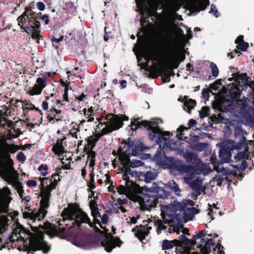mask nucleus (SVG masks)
I'll use <instances>...</instances> for the list:
<instances>
[{
    "instance_id": "b1692460",
    "label": "nucleus",
    "mask_w": 254,
    "mask_h": 254,
    "mask_svg": "<svg viewBox=\"0 0 254 254\" xmlns=\"http://www.w3.org/2000/svg\"><path fill=\"white\" fill-rule=\"evenodd\" d=\"M21 101V100L19 99H15L14 98H11L9 102H6V104H8V106L6 105H2V108H3V110L4 111L3 112V115L4 117H7L8 115H10V111H9L10 110V107L13 105L15 107H17L18 106L17 103L18 102H20Z\"/></svg>"
},
{
    "instance_id": "052dcab7",
    "label": "nucleus",
    "mask_w": 254,
    "mask_h": 254,
    "mask_svg": "<svg viewBox=\"0 0 254 254\" xmlns=\"http://www.w3.org/2000/svg\"><path fill=\"white\" fill-rule=\"evenodd\" d=\"M123 167L124 168V173H125V174H128V175H130L131 176H134V173H135V175L137 174V173L136 172H132V171H131V169H130V166H123Z\"/></svg>"
},
{
    "instance_id": "864d4df0",
    "label": "nucleus",
    "mask_w": 254,
    "mask_h": 254,
    "mask_svg": "<svg viewBox=\"0 0 254 254\" xmlns=\"http://www.w3.org/2000/svg\"><path fill=\"white\" fill-rule=\"evenodd\" d=\"M141 161L139 160H132L130 162L128 166H130L131 168H135L141 166Z\"/></svg>"
},
{
    "instance_id": "ddd939ff",
    "label": "nucleus",
    "mask_w": 254,
    "mask_h": 254,
    "mask_svg": "<svg viewBox=\"0 0 254 254\" xmlns=\"http://www.w3.org/2000/svg\"><path fill=\"white\" fill-rule=\"evenodd\" d=\"M151 229V227L140 225L135 226L132 229L131 231L134 233L135 237L143 244V240L148 236Z\"/></svg>"
},
{
    "instance_id": "ea45409f",
    "label": "nucleus",
    "mask_w": 254,
    "mask_h": 254,
    "mask_svg": "<svg viewBox=\"0 0 254 254\" xmlns=\"http://www.w3.org/2000/svg\"><path fill=\"white\" fill-rule=\"evenodd\" d=\"M36 14L37 15V16H36V18H37L36 20H37L40 23V20L42 19L43 20H44L45 24L48 25L49 24V19L48 15L44 14L42 16H40V15L42 14L41 12H39L38 13L36 12Z\"/></svg>"
},
{
    "instance_id": "774afa93",
    "label": "nucleus",
    "mask_w": 254,
    "mask_h": 254,
    "mask_svg": "<svg viewBox=\"0 0 254 254\" xmlns=\"http://www.w3.org/2000/svg\"><path fill=\"white\" fill-rule=\"evenodd\" d=\"M68 87H65L64 89V94H63V101L68 102Z\"/></svg>"
},
{
    "instance_id": "2eb2a0df",
    "label": "nucleus",
    "mask_w": 254,
    "mask_h": 254,
    "mask_svg": "<svg viewBox=\"0 0 254 254\" xmlns=\"http://www.w3.org/2000/svg\"><path fill=\"white\" fill-rule=\"evenodd\" d=\"M141 119V118L138 117L137 118H132L131 121L130 127L133 130H136L138 128H141L144 127L146 128L149 131L150 130L151 128L153 126V123L150 121L144 120L139 122V121Z\"/></svg>"
},
{
    "instance_id": "c85d7f7f",
    "label": "nucleus",
    "mask_w": 254,
    "mask_h": 254,
    "mask_svg": "<svg viewBox=\"0 0 254 254\" xmlns=\"http://www.w3.org/2000/svg\"><path fill=\"white\" fill-rule=\"evenodd\" d=\"M196 102L195 100L192 99L186 100L184 102V109L189 113H190L191 110L194 108Z\"/></svg>"
},
{
    "instance_id": "5701e85b",
    "label": "nucleus",
    "mask_w": 254,
    "mask_h": 254,
    "mask_svg": "<svg viewBox=\"0 0 254 254\" xmlns=\"http://www.w3.org/2000/svg\"><path fill=\"white\" fill-rule=\"evenodd\" d=\"M211 163L213 166V169L218 173H222L223 175H227L229 174V171L228 169H226L224 167L219 168V166L221 164L219 162V160H217L216 156L215 154H213L210 159Z\"/></svg>"
},
{
    "instance_id": "a18cd8bd",
    "label": "nucleus",
    "mask_w": 254,
    "mask_h": 254,
    "mask_svg": "<svg viewBox=\"0 0 254 254\" xmlns=\"http://www.w3.org/2000/svg\"><path fill=\"white\" fill-rule=\"evenodd\" d=\"M248 47H249L248 43H247L246 42H244L242 43L238 44L236 46V48L239 50H241L242 51H246Z\"/></svg>"
},
{
    "instance_id": "0eeeda50",
    "label": "nucleus",
    "mask_w": 254,
    "mask_h": 254,
    "mask_svg": "<svg viewBox=\"0 0 254 254\" xmlns=\"http://www.w3.org/2000/svg\"><path fill=\"white\" fill-rule=\"evenodd\" d=\"M63 212L68 217V220L73 221L72 223L73 226H76L80 228L82 223H86L88 224L90 227L93 228L96 226L95 225L96 224H98L101 229H104L99 219L94 218V223L91 222L87 214L84 211L81 210L80 213L77 214L75 209L72 207L64 208Z\"/></svg>"
},
{
    "instance_id": "6ab92c4d",
    "label": "nucleus",
    "mask_w": 254,
    "mask_h": 254,
    "mask_svg": "<svg viewBox=\"0 0 254 254\" xmlns=\"http://www.w3.org/2000/svg\"><path fill=\"white\" fill-rule=\"evenodd\" d=\"M209 0H199L197 3L194 2L190 5V10L192 12L198 13L200 11L205 10L209 5Z\"/></svg>"
},
{
    "instance_id": "423d86ee",
    "label": "nucleus",
    "mask_w": 254,
    "mask_h": 254,
    "mask_svg": "<svg viewBox=\"0 0 254 254\" xmlns=\"http://www.w3.org/2000/svg\"><path fill=\"white\" fill-rule=\"evenodd\" d=\"M143 190L144 193L143 192L142 203L147 209L155 207L158 203L159 198H165L167 196L165 190L156 183L149 188L144 187Z\"/></svg>"
},
{
    "instance_id": "37998d69",
    "label": "nucleus",
    "mask_w": 254,
    "mask_h": 254,
    "mask_svg": "<svg viewBox=\"0 0 254 254\" xmlns=\"http://www.w3.org/2000/svg\"><path fill=\"white\" fill-rule=\"evenodd\" d=\"M247 158V154L245 151H242L238 152L234 158L236 161H241L242 159Z\"/></svg>"
},
{
    "instance_id": "f8f14e48",
    "label": "nucleus",
    "mask_w": 254,
    "mask_h": 254,
    "mask_svg": "<svg viewBox=\"0 0 254 254\" xmlns=\"http://www.w3.org/2000/svg\"><path fill=\"white\" fill-rule=\"evenodd\" d=\"M121 144L125 148V152L128 153L129 151L132 156H136L139 152L143 150L142 143L130 140L129 138L127 140L123 139Z\"/></svg>"
},
{
    "instance_id": "13d9d810",
    "label": "nucleus",
    "mask_w": 254,
    "mask_h": 254,
    "mask_svg": "<svg viewBox=\"0 0 254 254\" xmlns=\"http://www.w3.org/2000/svg\"><path fill=\"white\" fill-rule=\"evenodd\" d=\"M187 211L188 212H190L192 215L193 216L194 215L197 214L200 212V209H197L195 207L192 206L190 208H187Z\"/></svg>"
},
{
    "instance_id": "8fccbe9b",
    "label": "nucleus",
    "mask_w": 254,
    "mask_h": 254,
    "mask_svg": "<svg viewBox=\"0 0 254 254\" xmlns=\"http://www.w3.org/2000/svg\"><path fill=\"white\" fill-rule=\"evenodd\" d=\"M17 159L21 163H23L26 159V156L22 152H19L17 156Z\"/></svg>"
},
{
    "instance_id": "f3484780",
    "label": "nucleus",
    "mask_w": 254,
    "mask_h": 254,
    "mask_svg": "<svg viewBox=\"0 0 254 254\" xmlns=\"http://www.w3.org/2000/svg\"><path fill=\"white\" fill-rule=\"evenodd\" d=\"M66 139L65 136L62 138H58L56 142L53 144L52 150L55 155L61 157L63 154L66 153V150L63 145V142Z\"/></svg>"
},
{
    "instance_id": "6e6d98bb",
    "label": "nucleus",
    "mask_w": 254,
    "mask_h": 254,
    "mask_svg": "<svg viewBox=\"0 0 254 254\" xmlns=\"http://www.w3.org/2000/svg\"><path fill=\"white\" fill-rule=\"evenodd\" d=\"M87 186L89 188V189H87L88 192L90 191V190L95 189L96 186L94 184V179H90L89 182L87 183Z\"/></svg>"
},
{
    "instance_id": "39448f33",
    "label": "nucleus",
    "mask_w": 254,
    "mask_h": 254,
    "mask_svg": "<svg viewBox=\"0 0 254 254\" xmlns=\"http://www.w3.org/2000/svg\"><path fill=\"white\" fill-rule=\"evenodd\" d=\"M51 192L46 187H41L40 196L42 198L40 201V206L38 211L36 212H23L22 213L23 218L29 219L32 222H34L36 220L41 221L44 219L48 213L47 209L50 206Z\"/></svg>"
},
{
    "instance_id": "f704fd0d",
    "label": "nucleus",
    "mask_w": 254,
    "mask_h": 254,
    "mask_svg": "<svg viewBox=\"0 0 254 254\" xmlns=\"http://www.w3.org/2000/svg\"><path fill=\"white\" fill-rule=\"evenodd\" d=\"M36 83L35 84L42 89H43L47 85L46 78L45 77H38L36 79Z\"/></svg>"
},
{
    "instance_id": "3c124183",
    "label": "nucleus",
    "mask_w": 254,
    "mask_h": 254,
    "mask_svg": "<svg viewBox=\"0 0 254 254\" xmlns=\"http://www.w3.org/2000/svg\"><path fill=\"white\" fill-rule=\"evenodd\" d=\"M116 115L112 113L108 114L105 117V119L109 121L104 123V125H107L109 124H112V121L113 120Z\"/></svg>"
},
{
    "instance_id": "2f4dec72",
    "label": "nucleus",
    "mask_w": 254,
    "mask_h": 254,
    "mask_svg": "<svg viewBox=\"0 0 254 254\" xmlns=\"http://www.w3.org/2000/svg\"><path fill=\"white\" fill-rule=\"evenodd\" d=\"M177 241H178L177 242V247H182L183 246L188 247L190 243V240L184 235H182L181 236V239L177 240Z\"/></svg>"
},
{
    "instance_id": "5fc2aeb1",
    "label": "nucleus",
    "mask_w": 254,
    "mask_h": 254,
    "mask_svg": "<svg viewBox=\"0 0 254 254\" xmlns=\"http://www.w3.org/2000/svg\"><path fill=\"white\" fill-rule=\"evenodd\" d=\"M65 8L67 9H70V11L73 12L76 10V7L74 5L72 2H66L65 4Z\"/></svg>"
},
{
    "instance_id": "4d7b16f0",
    "label": "nucleus",
    "mask_w": 254,
    "mask_h": 254,
    "mask_svg": "<svg viewBox=\"0 0 254 254\" xmlns=\"http://www.w3.org/2000/svg\"><path fill=\"white\" fill-rule=\"evenodd\" d=\"M209 12L213 13V15L216 17H219V12H218L217 9H216L215 5L214 4H211V8H210V10Z\"/></svg>"
},
{
    "instance_id": "4be33fe9",
    "label": "nucleus",
    "mask_w": 254,
    "mask_h": 254,
    "mask_svg": "<svg viewBox=\"0 0 254 254\" xmlns=\"http://www.w3.org/2000/svg\"><path fill=\"white\" fill-rule=\"evenodd\" d=\"M137 3V6L139 9L140 11V14L141 15V17L140 19V24L141 26H143L144 25L148 22L147 19L151 16L153 15V13L151 12H149L147 16H144L145 12L144 11H146V5L143 3L142 1H141L140 3H138V1L136 0Z\"/></svg>"
},
{
    "instance_id": "e2e57ef3",
    "label": "nucleus",
    "mask_w": 254,
    "mask_h": 254,
    "mask_svg": "<svg viewBox=\"0 0 254 254\" xmlns=\"http://www.w3.org/2000/svg\"><path fill=\"white\" fill-rule=\"evenodd\" d=\"M224 179L222 176L219 175H216L214 178V181H216L217 182V186H221L222 183V182L223 181Z\"/></svg>"
},
{
    "instance_id": "dca6fc26",
    "label": "nucleus",
    "mask_w": 254,
    "mask_h": 254,
    "mask_svg": "<svg viewBox=\"0 0 254 254\" xmlns=\"http://www.w3.org/2000/svg\"><path fill=\"white\" fill-rule=\"evenodd\" d=\"M185 59L186 55L183 53H179L176 56L172 53L168 63L172 69H176L179 67L181 62L184 61Z\"/></svg>"
},
{
    "instance_id": "4468645a",
    "label": "nucleus",
    "mask_w": 254,
    "mask_h": 254,
    "mask_svg": "<svg viewBox=\"0 0 254 254\" xmlns=\"http://www.w3.org/2000/svg\"><path fill=\"white\" fill-rule=\"evenodd\" d=\"M56 105H54L50 108V110L47 111L46 118L48 122L54 124L56 122L61 121L63 119V116L61 115L62 111L56 108Z\"/></svg>"
},
{
    "instance_id": "9d476101",
    "label": "nucleus",
    "mask_w": 254,
    "mask_h": 254,
    "mask_svg": "<svg viewBox=\"0 0 254 254\" xmlns=\"http://www.w3.org/2000/svg\"><path fill=\"white\" fill-rule=\"evenodd\" d=\"M205 236L206 233L203 230L196 232V234L193 235V237H194L195 239H201L200 243H203L205 242V245L203 246L201 244H199L197 246L198 248L201 249L200 253L196 252H193L192 253L188 252L187 254H209L211 251V246H214L215 244L213 239L212 238V237L213 236L212 234H210L208 235V236H210L211 238H207L206 241H205V239L204 238Z\"/></svg>"
},
{
    "instance_id": "20e7f679",
    "label": "nucleus",
    "mask_w": 254,
    "mask_h": 254,
    "mask_svg": "<svg viewBox=\"0 0 254 254\" xmlns=\"http://www.w3.org/2000/svg\"><path fill=\"white\" fill-rule=\"evenodd\" d=\"M100 243L102 247L105 248L107 252L110 253L116 247H120L123 242L119 237H115L111 232H109L105 236V239L101 242L97 241L96 239L90 236H85L83 238L80 246L85 249L95 248L99 246Z\"/></svg>"
},
{
    "instance_id": "bb28decb",
    "label": "nucleus",
    "mask_w": 254,
    "mask_h": 254,
    "mask_svg": "<svg viewBox=\"0 0 254 254\" xmlns=\"http://www.w3.org/2000/svg\"><path fill=\"white\" fill-rule=\"evenodd\" d=\"M188 125L189 126V127H186L183 126H181L178 129H177V137L179 138V139H181L182 137H183L184 133L183 132L185 130H188L189 128L190 127H194L196 125V122L195 120L193 119H190L189 120L188 122Z\"/></svg>"
},
{
    "instance_id": "a19ab883",
    "label": "nucleus",
    "mask_w": 254,
    "mask_h": 254,
    "mask_svg": "<svg viewBox=\"0 0 254 254\" xmlns=\"http://www.w3.org/2000/svg\"><path fill=\"white\" fill-rule=\"evenodd\" d=\"M170 184L172 191H173L176 195L179 196L180 195L181 190L178 185L174 181H173L172 183H170Z\"/></svg>"
},
{
    "instance_id": "72a5a7b5",
    "label": "nucleus",
    "mask_w": 254,
    "mask_h": 254,
    "mask_svg": "<svg viewBox=\"0 0 254 254\" xmlns=\"http://www.w3.org/2000/svg\"><path fill=\"white\" fill-rule=\"evenodd\" d=\"M229 94L232 100L238 101L240 100L241 95L238 89L230 90Z\"/></svg>"
},
{
    "instance_id": "7ed1b4c3",
    "label": "nucleus",
    "mask_w": 254,
    "mask_h": 254,
    "mask_svg": "<svg viewBox=\"0 0 254 254\" xmlns=\"http://www.w3.org/2000/svg\"><path fill=\"white\" fill-rule=\"evenodd\" d=\"M161 216L162 220L158 219L155 223L156 226V232L159 235L162 231H166L167 233H177L180 234L181 222L180 216L173 215L171 210H162Z\"/></svg>"
},
{
    "instance_id": "1a4fd4ad",
    "label": "nucleus",
    "mask_w": 254,
    "mask_h": 254,
    "mask_svg": "<svg viewBox=\"0 0 254 254\" xmlns=\"http://www.w3.org/2000/svg\"><path fill=\"white\" fill-rule=\"evenodd\" d=\"M240 141L236 146L233 145L224 144L222 145L219 151V162L221 164L229 163L232 156V151L236 148L241 149L243 146L248 147V144L246 143V138L243 135L241 136Z\"/></svg>"
},
{
    "instance_id": "7c9ffc66",
    "label": "nucleus",
    "mask_w": 254,
    "mask_h": 254,
    "mask_svg": "<svg viewBox=\"0 0 254 254\" xmlns=\"http://www.w3.org/2000/svg\"><path fill=\"white\" fill-rule=\"evenodd\" d=\"M174 208L175 209V211H171L172 212H176L182 214L184 211L186 210V204L184 202V201L182 202H178L175 204Z\"/></svg>"
},
{
    "instance_id": "aec40b11",
    "label": "nucleus",
    "mask_w": 254,
    "mask_h": 254,
    "mask_svg": "<svg viewBox=\"0 0 254 254\" xmlns=\"http://www.w3.org/2000/svg\"><path fill=\"white\" fill-rule=\"evenodd\" d=\"M118 153L119 154V159L123 166H128L130 162L129 157L132 156V155L130 154V152L128 151V153L127 152L126 153L125 148L121 145L118 148Z\"/></svg>"
},
{
    "instance_id": "a878e982",
    "label": "nucleus",
    "mask_w": 254,
    "mask_h": 254,
    "mask_svg": "<svg viewBox=\"0 0 254 254\" xmlns=\"http://www.w3.org/2000/svg\"><path fill=\"white\" fill-rule=\"evenodd\" d=\"M60 181V179L59 173H56L53 174L51 176V178L50 179V184L46 187L49 189L50 191H52L53 190H55L56 188L58 181Z\"/></svg>"
},
{
    "instance_id": "9b49d317",
    "label": "nucleus",
    "mask_w": 254,
    "mask_h": 254,
    "mask_svg": "<svg viewBox=\"0 0 254 254\" xmlns=\"http://www.w3.org/2000/svg\"><path fill=\"white\" fill-rule=\"evenodd\" d=\"M153 126L148 132V137L151 140H156L157 144L161 146L163 141L167 140L166 136H170L172 134L169 131H162L158 126V123L153 122Z\"/></svg>"
},
{
    "instance_id": "603ef678",
    "label": "nucleus",
    "mask_w": 254,
    "mask_h": 254,
    "mask_svg": "<svg viewBox=\"0 0 254 254\" xmlns=\"http://www.w3.org/2000/svg\"><path fill=\"white\" fill-rule=\"evenodd\" d=\"M91 215L94 218H98L101 217V215L98 210V207H96V208H93L91 209Z\"/></svg>"
},
{
    "instance_id": "bf43d9fd",
    "label": "nucleus",
    "mask_w": 254,
    "mask_h": 254,
    "mask_svg": "<svg viewBox=\"0 0 254 254\" xmlns=\"http://www.w3.org/2000/svg\"><path fill=\"white\" fill-rule=\"evenodd\" d=\"M191 188L193 190H196L197 194L196 195H195V196L197 197L198 195L200 194V193H201L200 191L201 190V188L197 184H196L195 183H193L191 185Z\"/></svg>"
},
{
    "instance_id": "c756f323",
    "label": "nucleus",
    "mask_w": 254,
    "mask_h": 254,
    "mask_svg": "<svg viewBox=\"0 0 254 254\" xmlns=\"http://www.w3.org/2000/svg\"><path fill=\"white\" fill-rule=\"evenodd\" d=\"M177 242H178V241H177V239H175L172 241L165 240L162 242V250H169L173 248L175 246H177Z\"/></svg>"
},
{
    "instance_id": "412c9836",
    "label": "nucleus",
    "mask_w": 254,
    "mask_h": 254,
    "mask_svg": "<svg viewBox=\"0 0 254 254\" xmlns=\"http://www.w3.org/2000/svg\"><path fill=\"white\" fill-rule=\"evenodd\" d=\"M165 165L168 169L179 171L185 173V171L184 169V165L178 164L177 161L174 158H167L165 162Z\"/></svg>"
},
{
    "instance_id": "e433bc0d",
    "label": "nucleus",
    "mask_w": 254,
    "mask_h": 254,
    "mask_svg": "<svg viewBox=\"0 0 254 254\" xmlns=\"http://www.w3.org/2000/svg\"><path fill=\"white\" fill-rule=\"evenodd\" d=\"M224 247L221 245V241L220 240H219L217 243V244L215 245V247L213 248V251L215 252L217 249H218L217 253L218 254H225V252L224 251Z\"/></svg>"
},
{
    "instance_id": "0e129e2a",
    "label": "nucleus",
    "mask_w": 254,
    "mask_h": 254,
    "mask_svg": "<svg viewBox=\"0 0 254 254\" xmlns=\"http://www.w3.org/2000/svg\"><path fill=\"white\" fill-rule=\"evenodd\" d=\"M206 146V144L204 143H199L195 145L194 148L195 149L198 151H202L203 150Z\"/></svg>"
},
{
    "instance_id": "69168bd1",
    "label": "nucleus",
    "mask_w": 254,
    "mask_h": 254,
    "mask_svg": "<svg viewBox=\"0 0 254 254\" xmlns=\"http://www.w3.org/2000/svg\"><path fill=\"white\" fill-rule=\"evenodd\" d=\"M174 19L172 20V22L171 23L168 22L167 23L164 27L163 32L165 33H168L170 31V28L172 26V23L174 22Z\"/></svg>"
},
{
    "instance_id": "c9c22d12",
    "label": "nucleus",
    "mask_w": 254,
    "mask_h": 254,
    "mask_svg": "<svg viewBox=\"0 0 254 254\" xmlns=\"http://www.w3.org/2000/svg\"><path fill=\"white\" fill-rule=\"evenodd\" d=\"M43 89L35 84L34 86L29 91V94L31 95H39L41 94Z\"/></svg>"
},
{
    "instance_id": "4c0bfd02",
    "label": "nucleus",
    "mask_w": 254,
    "mask_h": 254,
    "mask_svg": "<svg viewBox=\"0 0 254 254\" xmlns=\"http://www.w3.org/2000/svg\"><path fill=\"white\" fill-rule=\"evenodd\" d=\"M210 109L207 106H203L199 111V117L202 119L209 115Z\"/></svg>"
},
{
    "instance_id": "6e6552de",
    "label": "nucleus",
    "mask_w": 254,
    "mask_h": 254,
    "mask_svg": "<svg viewBox=\"0 0 254 254\" xmlns=\"http://www.w3.org/2000/svg\"><path fill=\"white\" fill-rule=\"evenodd\" d=\"M185 158L188 163L193 164V165L183 164L185 173L193 176L199 175L204 170V164L194 152H187L185 155Z\"/></svg>"
},
{
    "instance_id": "58836bf2",
    "label": "nucleus",
    "mask_w": 254,
    "mask_h": 254,
    "mask_svg": "<svg viewBox=\"0 0 254 254\" xmlns=\"http://www.w3.org/2000/svg\"><path fill=\"white\" fill-rule=\"evenodd\" d=\"M87 148L88 147H86V145H85L83 148V151L86 152L88 155V159H93L95 160L96 157V152L94 151H93V149H88Z\"/></svg>"
},
{
    "instance_id": "09e8293b",
    "label": "nucleus",
    "mask_w": 254,
    "mask_h": 254,
    "mask_svg": "<svg viewBox=\"0 0 254 254\" xmlns=\"http://www.w3.org/2000/svg\"><path fill=\"white\" fill-rule=\"evenodd\" d=\"M48 169V166L47 165L42 164L38 168V170L39 171H42V170L45 171L44 172H41V175L43 176H46L47 175V174H48V172H47Z\"/></svg>"
},
{
    "instance_id": "a211bd4d",
    "label": "nucleus",
    "mask_w": 254,
    "mask_h": 254,
    "mask_svg": "<svg viewBox=\"0 0 254 254\" xmlns=\"http://www.w3.org/2000/svg\"><path fill=\"white\" fill-rule=\"evenodd\" d=\"M118 117H116V118H114L112 121V124H109L105 125L106 126L103 128L101 131L103 135H106L110 133L114 130H117L122 127L121 125L118 124L120 122L119 120L118 119Z\"/></svg>"
},
{
    "instance_id": "c03bdc74",
    "label": "nucleus",
    "mask_w": 254,
    "mask_h": 254,
    "mask_svg": "<svg viewBox=\"0 0 254 254\" xmlns=\"http://www.w3.org/2000/svg\"><path fill=\"white\" fill-rule=\"evenodd\" d=\"M118 117V119L119 120V125H121L122 126V127H123V125H124V123H123V121H128L129 118L127 116H126L125 115H116L115 118H116V117Z\"/></svg>"
},
{
    "instance_id": "393cba45",
    "label": "nucleus",
    "mask_w": 254,
    "mask_h": 254,
    "mask_svg": "<svg viewBox=\"0 0 254 254\" xmlns=\"http://www.w3.org/2000/svg\"><path fill=\"white\" fill-rule=\"evenodd\" d=\"M187 209L182 212V214L178 213L176 212H172L173 215L175 216H179L181 217V222L180 223V226L181 227V229L183 227V225L182 224V223L183 221L187 222L188 221H190L192 220V218L193 217V216L192 215V214L190 212H187Z\"/></svg>"
},
{
    "instance_id": "680f3d73",
    "label": "nucleus",
    "mask_w": 254,
    "mask_h": 254,
    "mask_svg": "<svg viewBox=\"0 0 254 254\" xmlns=\"http://www.w3.org/2000/svg\"><path fill=\"white\" fill-rule=\"evenodd\" d=\"M212 108L215 110L220 111L222 109V104L219 102L213 101L212 104Z\"/></svg>"
},
{
    "instance_id": "cd10ccee",
    "label": "nucleus",
    "mask_w": 254,
    "mask_h": 254,
    "mask_svg": "<svg viewBox=\"0 0 254 254\" xmlns=\"http://www.w3.org/2000/svg\"><path fill=\"white\" fill-rule=\"evenodd\" d=\"M16 229H14L12 233H11V235L10 236L9 238L8 239L9 242H7L4 244L3 246V248L8 247V244L9 243L15 242L20 237H21L19 232Z\"/></svg>"
},
{
    "instance_id": "f03ea898",
    "label": "nucleus",
    "mask_w": 254,
    "mask_h": 254,
    "mask_svg": "<svg viewBox=\"0 0 254 254\" xmlns=\"http://www.w3.org/2000/svg\"><path fill=\"white\" fill-rule=\"evenodd\" d=\"M35 3L31 1L24 8L23 12L17 18V24L20 28L28 34H31V37L35 40L37 43H39L42 36L40 34L41 23L36 19V12L34 11Z\"/></svg>"
},
{
    "instance_id": "79ce46f5",
    "label": "nucleus",
    "mask_w": 254,
    "mask_h": 254,
    "mask_svg": "<svg viewBox=\"0 0 254 254\" xmlns=\"http://www.w3.org/2000/svg\"><path fill=\"white\" fill-rule=\"evenodd\" d=\"M210 66L211 68L212 76L214 77H217L219 73V70L217 65L214 63H211Z\"/></svg>"
},
{
    "instance_id": "338daca9",
    "label": "nucleus",
    "mask_w": 254,
    "mask_h": 254,
    "mask_svg": "<svg viewBox=\"0 0 254 254\" xmlns=\"http://www.w3.org/2000/svg\"><path fill=\"white\" fill-rule=\"evenodd\" d=\"M126 186L125 187L123 185H120L118 188L117 191L120 194H126L127 192Z\"/></svg>"
},
{
    "instance_id": "de8ad7c7",
    "label": "nucleus",
    "mask_w": 254,
    "mask_h": 254,
    "mask_svg": "<svg viewBox=\"0 0 254 254\" xmlns=\"http://www.w3.org/2000/svg\"><path fill=\"white\" fill-rule=\"evenodd\" d=\"M154 179V175L152 172H148L146 173L145 175V180L146 182L149 183Z\"/></svg>"
},
{
    "instance_id": "f257e3e1",
    "label": "nucleus",
    "mask_w": 254,
    "mask_h": 254,
    "mask_svg": "<svg viewBox=\"0 0 254 254\" xmlns=\"http://www.w3.org/2000/svg\"><path fill=\"white\" fill-rule=\"evenodd\" d=\"M31 229L35 233L27 231L26 233L30 237L28 244L25 247V250L28 253L42 251L43 253L47 254L51 250V246L44 241V234L42 230L51 231L53 236L61 239L66 238V228L64 227L57 228V226L49 222H45L44 225H39L38 227L31 226Z\"/></svg>"
},
{
    "instance_id": "49530a36",
    "label": "nucleus",
    "mask_w": 254,
    "mask_h": 254,
    "mask_svg": "<svg viewBox=\"0 0 254 254\" xmlns=\"http://www.w3.org/2000/svg\"><path fill=\"white\" fill-rule=\"evenodd\" d=\"M237 78L244 82L246 84V85H247L248 82L249 81V78L248 77L247 74L246 73L239 74L237 77Z\"/></svg>"
},
{
    "instance_id": "473e14b6",
    "label": "nucleus",
    "mask_w": 254,
    "mask_h": 254,
    "mask_svg": "<svg viewBox=\"0 0 254 254\" xmlns=\"http://www.w3.org/2000/svg\"><path fill=\"white\" fill-rule=\"evenodd\" d=\"M85 141H87V144H85L88 149H93L96 146L97 142L94 139V136H90L89 137L85 138Z\"/></svg>"
}]
</instances>
